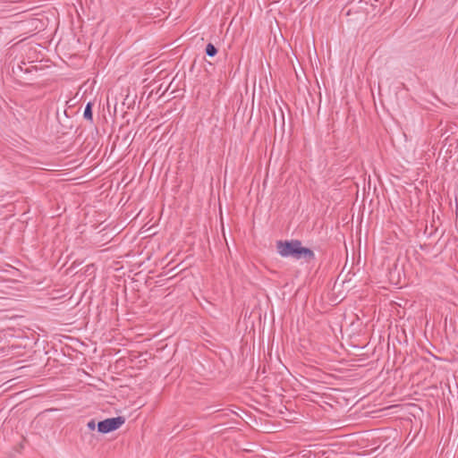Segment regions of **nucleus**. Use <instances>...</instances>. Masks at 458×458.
I'll use <instances>...</instances> for the list:
<instances>
[{
  "label": "nucleus",
  "mask_w": 458,
  "mask_h": 458,
  "mask_svg": "<svg viewBox=\"0 0 458 458\" xmlns=\"http://www.w3.org/2000/svg\"><path fill=\"white\" fill-rule=\"evenodd\" d=\"M125 423L123 416L108 418L98 423V431L101 434H107L121 428Z\"/></svg>",
  "instance_id": "2"
},
{
  "label": "nucleus",
  "mask_w": 458,
  "mask_h": 458,
  "mask_svg": "<svg viewBox=\"0 0 458 458\" xmlns=\"http://www.w3.org/2000/svg\"><path fill=\"white\" fill-rule=\"evenodd\" d=\"M97 425H98V424H96V421H95V420H93V419H92V420H90L87 423V427H88V428H89V429H90V430H94V429L96 428V426H97Z\"/></svg>",
  "instance_id": "6"
},
{
  "label": "nucleus",
  "mask_w": 458,
  "mask_h": 458,
  "mask_svg": "<svg viewBox=\"0 0 458 458\" xmlns=\"http://www.w3.org/2000/svg\"><path fill=\"white\" fill-rule=\"evenodd\" d=\"M92 107H93V104L91 102L87 103L85 109H84V113H83L84 119L89 120L90 122L93 121Z\"/></svg>",
  "instance_id": "4"
},
{
  "label": "nucleus",
  "mask_w": 458,
  "mask_h": 458,
  "mask_svg": "<svg viewBox=\"0 0 458 458\" xmlns=\"http://www.w3.org/2000/svg\"><path fill=\"white\" fill-rule=\"evenodd\" d=\"M26 66L25 62H21V64H17L16 66H13L12 72L14 74H18L19 72H31L32 71H37L36 66H30V67H24Z\"/></svg>",
  "instance_id": "3"
},
{
  "label": "nucleus",
  "mask_w": 458,
  "mask_h": 458,
  "mask_svg": "<svg viewBox=\"0 0 458 458\" xmlns=\"http://www.w3.org/2000/svg\"><path fill=\"white\" fill-rule=\"evenodd\" d=\"M276 249L281 257H292L296 259H303L307 262L315 259L314 251L310 248L302 247L300 240L278 241L276 242Z\"/></svg>",
  "instance_id": "1"
},
{
  "label": "nucleus",
  "mask_w": 458,
  "mask_h": 458,
  "mask_svg": "<svg viewBox=\"0 0 458 458\" xmlns=\"http://www.w3.org/2000/svg\"><path fill=\"white\" fill-rule=\"evenodd\" d=\"M205 52L208 56L214 57L217 54V48L212 43H208L206 46Z\"/></svg>",
  "instance_id": "5"
}]
</instances>
